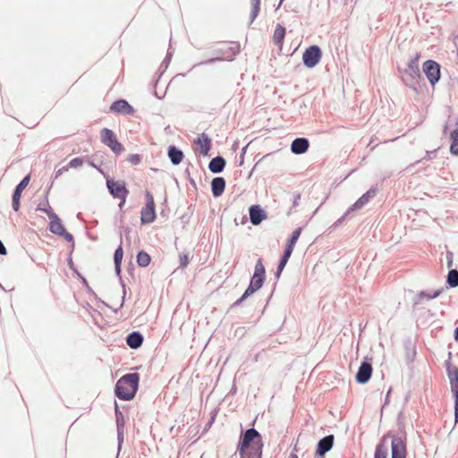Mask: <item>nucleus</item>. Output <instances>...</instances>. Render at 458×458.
<instances>
[{
  "label": "nucleus",
  "mask_w": 458,
  "mask_h": 458,
  "mask_svg": "<svg viewBox=\"0 0 458 458\" xmlns=\"http://www.w3.org/2000/svg\"><path fill=\"white\" fill-rule=\"evenodd\" d=\"M49 219H50L49 231L52 233L60 236L64 233V231H65V228H64V225L62 224L61 219L59 218V216L56 214L51 215Z\"/></svg>",
  "instance_id": "5701e85b"
},
{
  "label": "nucleus",
  "mask_w": 458,
  "mask_h": 458,
  "mask_svg": "<svg viewBox=\"0 0 458 458\" xmlns=\"http://www.w3.org/2000/svg\"><path fill=\"white\" fill-rule=\"evenodd\" d=\"M151 261L150 256L144 250H140L137 254V264L141 267H146Z\"/></svg>",
  "instance_id": "c756f323"
},
{
  "label": "nucleus",
  "mask_w": 458,
  "mask_h": 458,
  "mask_svg": "<svg viewBox=\"0 0 458 458\" xmlns=\"http://www.w3.org/2000/svg\"><path fill=\"white\" fill-rule=\"evenodd\" d=\"M68 166L65 165V166H63L61 167L60 169H58L56 172H55V178H58L59 176H61L64 172H67L68 171Z\"/></svg>",
  "instance_id": "c03bdc74"
},
{
  "label": "nucleus",
  "mask_w": 458,
  "mask_h": 458,
  "mask_svg": "<svg viewBox=\"0 0 458 458\" xmlns=\"http://www.w3.org/2000/svg\"><path fill=\"white\" fill-rule=\"evenodd\" d=\"M293 249L285 246L278 264L285 267L289 259L291 258V256L293 254Z\"/></svg>",
  "instance_id": "f704fd0d"
},
{
  "label": "nucleus",
  "mask_w": 458,
  "mask_h": 458,
  "mask_svg": "<svg viewBox=\"0 0 458 458\" xmlns=\"http://www.w3.org/2000/svg\"><path fill=\"white\" fill-rule=\"evenodd\" d=\"M351 212H352V210H350V208L344 212V214L337 220L335 222V224L333 225L334 227H337L338 225H340L344 221V219L351 214Z\"/></svg>",
  "instance_id": "37998d69"
},
{
  "label": "nucleus",
  "mask_w": 458,
  "mask_h": 458,
  "mask_svg": "<svg viewBox=\"0 0 458 458\" xmlns=\"http://www.w3.org/2000/svg\"><path fill=\"white\" fill-rule=\"evenodd\" d=\"M145 196L147 202L140 213V221L143 225L153 223L157 217L153 195L147 191Z\"/></svg>",
  "instance_id": "423d86ee"
},
{
  "label": "nucleus",
  "mask_w": 458,
  "mask_h": 458,
  "mask_svg": "<svg viewBox=\"0 0 458 458\" xmlns=\"http://www.w3.org/2000/svg\"><path fill=\"white\" fill-rule=\"evenodd\" d=\"M180 267H186L189 264V256L186 253L180 254Z\"/></svg>",
  "instance_id": "79ce46f5"
},
{
  "label": "nucleus",
  "mask_w": 458,
  "mask_h": 458,
  "mask_svg": "<svg viewBox=\"0 0 458 458\" xmlns=\"http://www.w3.org/2000/svg\"><path fill=\"white\" fill-rule=\"evenodd\" d=\"M443 292V289H437L436 291H434L433 293H426L425 291H420V293H417L415 299H414V302H413V305L416 306V305H419L420 301L422 300H433V299H436Z\"/></svg>",
  "instance_id": "393cba45"
},
{
  "label": "nucleus",
  "mask_w": 458,
  "mask_h": 458,
  "mask_svg": "<svg viewBox=\"0 0 458 458\" xmlns=\"http://www.w3.org/2000/svg\"><path fill=\"white\" fill-rule=\"evenodd\" d=\"M289 458H299L296 454L291 453Z\"/></svg>",
  "instance_id": "e2e57ef3"
},
{
  "label": "nucleus",
  "mask_w": 458,
  "mask_h": 458,
  "mask_svg": "<svg viewBox=\"0 0 458 458\" xmlns=\"http://www.w3.org/2000/svg\"><path fill=\"white\" fill-rule=\"evenodd\" d=\"M423 72L429 83L434 86L440 80V65L434 60H427L422 66Z\"/></svg>",
  "instance_id": "9d476101"
},
{
  "label": "nucleus",
  "mask_w": 458,
  "mask_h": 458,
  "mask_svg": "<svg viewBox=\"0 0 458 458\" xmlns=\"http://www.w3.org/2000/svg\"><path fill=\"white\" fill-rule=\"evenodd\" d=\"M139 383V373L134 372L123 375L115 384V396L123 401L132 400L138 391Z\"/></svg>",
  "instance_id": "f03ea898"
},
{
  "label": "nucleus",
  "mask_w": 458,
  "mask_h": 458,
  "mask_svg": "<svg viewBox=\"0 0 458 458\" xmlns=\"http://www.w3.org/2000/svg\"><path fill=\"white\" fill-rule=\"evenodd\" d=\"M300 199H301L300 194L295 195L294 199H293V206L294 207H297L299 205Z\"/></svg>",
  "instance_id": "3c124183"
},
{
  "label": "nucleus",
  "mask_w": 458,
  "mask_h": 458,
  "mask_svg": "<svg viewBox=\"0 0 458 458\" xmlns=\"http://www.w3.org/2000/svg\"><path fill=\"white\" fill-rule=\"evenodd\" d=\"M225 180L224 177H215L211 181V192L215 198L220 197L225 189Z\"/></svg>",
  "instance_id": "412c9836"
},
{
  "label": "nucleus",
  "mask_w": 458,
  "mask_h": 458,
  "mask_svg": "<svg viewBox=\"0 0 458 458\" xmlns=\"http://www.w3.org/2000/svg\"><path fill=\"white\" fill-rule=\"evenodd\" d=\"M67 264H68V267H69L70 269H72L76 274H78V271L75 269V267H74V264H73L72 257H69V259L67 260Z\"/></svg>",
  "instance_id": "09e8293b"
},
{
  "label": "nucleus",
  "mask_w": 458,
  "mask_h": 458,
  "mask_svg": "<svg viewBox=\"0 0 458 458\" xmlns=\"http://www.w3.org/2000/svg\"><path fill=\"white\" fill-rule=\"evenodd\" d=\"M114 270L116 275L120 276L121 274V264H114Z\"/></svg>",
  "instance_id": "603ef678"
},
{
  "label": "nucleus",
  "mask_w": 458,
  "mask_h": 458,
  "mask_svg": "<svg viewBox=\"0 0 458 458\" xmlns=\"http://www.w3.org/2000/svg\"><path fill=\"white\" fill-rule=\"evenodd\" d=\"M431 153L432 152L427 151L425 157L421 160H423V159H431Z\"/></svg>",
  "instance_id": "6e6d98bb"
},
{
  "label": "nucleus",
  "mask_w": 458,
  "mask_h": 458,
  "mask_svg": "<svg viewBox=\"0 0 458 458\" xmlns=\"http://www.w3.org/2000/svg\"><path fill=\"white\" fill-rule=\"evenodd\" d=\"M376 192L377 190L375 188H370L350 207V210L355 211L362 208L376 196Z\"/></svg>",
  "instance_id": "a211bd4d"
},
{
  "label": "nucleus",
  "mask_w": 458,
  "mask_h": 458,
  "mask_svg": "<svg viewBox=\"0 0 458 458\" xmlns=\"http://www.w3.org/2000/svg\"><path fill=\"white\" fill-rule=\"evenodd\" d=\"M390 394H391V388L386 393L385 405H386L388 403V402H389L388 398H389Z\"/></svg>",
  "instance_id": "5fc2aeb1"
},
{
  "label": "nucleus",
  "mask_w": 458,
  "mask_h": 458,
  "mask_svg": "<svg viewBox=\"0 0 458 458\" xmlns=\"http://www.w3.org/2000/svg\"><path fill=\"white\" fill-rule=\"evenodd\" d=\"M420 57V55L417 53L413 57L410 59L407 68H398L403 82L414 91L418 90L420 82L422 80L419 66Z\"/></svg>",
  "instance_id": "7ed1b4c3"
},
{
  "label": "nucleus",
  "mask_w": 458,
  "mask_h": 458,
  "mask_svg": "<svg viewBox=\"0 0 458 458\" xmlns=\"http://www.w3.org/2000/svg\"><path fill=\"white\" fill-rule=\"evenodd\" d=\"M301 227L296 228L291 234L290 238L287 241V243L285 246L290 247L292 249H294L295 244L301 233Z\"/></svg>",
  "instance_id": "473e14b6"
},
{
  "label": "nucleus",
  "mask_w": 458,
  "mask_h": 458,
  "mask_svg": "<svg viewBox=\"0 0 458 458\" xmlns=\"http://www.w3.org/2000/svg\"><path fill=\"white\" fill-rule=\"evenodd\" d=\"M100 137L101 141L114 154L119 155L124 150L123 146L118 141L116 135L112 130L108 128L102 129L100 131Z\"/></svg>",
  "instance_id": "39448f33"
},
{
  "label": "nucleus",
  "mask_w": 458,
  "mask_h": 458,
  "mask_svg": "<svg viewBox=\"0 0 458 458\" xmlns=\"http://www.w3.org/2000/svg\"><path fill=\"white\" fill-rule=\"evenodd\" d=\"M30 181V175L27 174L15 187L12 197V207L14 211L20 209V199L24 189L28 186Z\"/></svg>",
  "instance_id": "ddd939ff"
},
{
  "label": "nucleus",
  "mask_w": 458,
  "mask_h": 458,
  "mask_svg": "<svg viewBox=\"0 0 458 458\" xmlns=\"http://www.w3.org/2000/svg\"><path fill=\"white\" fill-rule=\"evenodd\" d=\"M309 147V140L304 137H300L293 140L291 144V151L295 155H301L308 151Z\"/></svg>",
  "instance_id": "f3484780"
},
{
  "label": "nucleus",
  "mask_w": 458,
  "mask_h": 458,
  "mask_svg": "<svg viewBox=\"0 0 458 458\" xmlns=\"http://www.w3.org/2000/svg\"><path fill=\"white\" fill-rule=\"evenodd\" d=\"M37 210L46 213L49 218L51 215H55L48 203L47 198L38 205Z\"/></svg>",
  "instance_id": "72a5a7b5"
},
{
  "label": "nucleus",
  "mask_w": 458,
  "mask_h": 458,
  "mask_svg": "<svg viewBox=\"0 0 458 458\" xmlns=\"http://www.w3.org/2000/svg\"><path fill=\"white\" fill-rule=\"evenodd\" d=\"M83 164V158L82 157H75L72 158L68 164V168H78L81 166Z\"/></svg>",
  "instance_id": "4c0bfd02"
},
{
  "label": "nucleus",
  "mask_w": 458,
  "mask_h": 458,
  "mask_svg": "<svg viewBox=\"0 0 458 458\" xmlns=\"http://www.w3.org/2000/svg\"><path fill=\"white\" fill-rule=\"evenodd\" d=\"M225 165V159L222 156H216L210 160L208 169L213 174H220L224 171Z\"/></svg>",
  "instance_id": "4be33fe9"
},
{
  "label": "nucleus",
  "mask_w": 458,
  "mask_h": 458,
  "mask_svg": "<svg viewBox=\"0 0 458 458\" xmlns=\"http://www.w3.org/2000/svg\"><path fill=\"white\" fill-rule=\"evenodd\" d=\"M144 341L142 334L139 331H132L126 336V344L131 349L140 348Z\"/></svg>",
  "instance_id": "aec40b11"
},
{
  "label": "nucleus",
  "mask_w": 458,
  "mask_h": 458,
  "mask_svg": "<svg viewBox=\"0 0 458 458\" xmlns=\"http://www.w3.org/2000/svg\"><path fill=\"white\" fill-rule=\"evenodd\" d=\"M246 148H247V146H246V147H244V148H242V156L244 155V153H245V151H246Z\"/></svg>",
  "instance_id": "774afa93"
},
{
  "label": "nucleus",
  "mask_w": 458,
  "mask_h": 458,
  "mask_svg": "<svg viewBox=\"0 0 458 458\" xmlns=\"http://www.w3.org/2000/svg\"><path fill=\"white\" fill-rule=\"evenodd\" d=\"M166 56H167L168 58H171V57H172V53L170 52V50H169V49H168V51H167Z\"/></svg>",
  "instance_id": "69168bd1"
},
{
  "label": "nucleus",
  "mask_w": 458,
  "mask_h": 458,
  "mask_svg": "<svg viewBox=\"0 0 458 458\" xmlns=\"http://www.w3.org/2000/svg\"><path fill=\"white\" fill-rule=\"evenodd\" d=\"M250 223L253 225H259L267 218V213L259 205H252L249 208Z\"/></svg>",
  "instance_id": "dca6fc26"
},
{
  "label": "nucleus",
  "mask_w": 458,
  "mask_h": 458,
  "mask_svg": "<svg viewBox=\"0 0 458 458\" xmlns=\"http://www.w3.org/2000/svg\"><path fill=\"white\" fill-rule=\"evenodd\" d=\"M60 236L64 237L68 242L72 243V250H74V238L72 233L65 230Z\"/></svg>",
  "instance_id": "a19ab883"
},
{
  "label": "nucleus",
  "mask_w": 458,
  "mask_h": 458,
  "mask_svg": "<svg viewBox=\"0 0 458 458\" xmlns=\"http://www.w3.org/2000/svg\"><path fill=\"white\" fill-rule=\"evenodd\" d=\"M284 267H285L281 266V265H279V264L277 265L276 271V273H275V276H276L277 279L280 277V276H281V274H282V272H283V270H284Z\"/></svg>",
  "instance_id": "49530a36"
},
{
  "label": "nucleus",
  "mask_w": 458,
  "mask_h": 458,
  "mask_svg": "<svg viewBox=\"0 0 458 458\" xmlns=\"http://www.w3.org/2000/svg\"><path fill=\"white\" fill-rule=\"evenodd\" d=\"M114 403H115L114 412H115L116 425H117V428L120 429L121 428H123V415L122 411L119 410L116 402Z\"/></svg>",
  "instance_id": "c9c22d12"
},
{
  "label": "nucleus",
  "mask_w": 458,
  "mask_h": 458,
  "mask_svg": "<svg viewBox=\"0 0 458 458\" xmlns=\"http://www.w3.org/2000/svg\"><path fill=\"white\" fill-rule=\"evenodd\" d=\"M285 28L281 24H277L273 35V40L276 46L280 48L283 46L284 39L285 38Z\"/></svg>",
  "instance_id": "a878e982"
},
{
  "label": "nucleus",
  "mask_w": 458,
  "mask_h": 458,
  "mask_svg": "<svg viewBox=\"0 0 458 458\" xmlns=\"http://www.w3.org/2000/svg\"><path fill=\"white\" fill-rule=\"evenodd\" d=\"M124 204H125V201H123V200H120V203H119V205H118V206H119V208H120V209H122V208H123V207L124 206Z\"/></svg>",
  "instance_id": "680f3d73"
},
{
  "label": "nucleus",
  "mask_w": 458,
  "mask_h": 458,
  "mask_svg": "<svg viewBox=\"0 0 458 458\" xmlns=\"http://www.w3.org/2000/svg\"><path fill=\"white\" fill-rule=\"evenodd\" d=\"M322 57V51L317 45L310 46L302 55V61L307 68L315 67Z\"/></svg>",
  "instance_id": "6e6552de"
},
{
  "label": "nucleus",
  "mask_w": 458,
  "mask_h": 458,
  "mask_svg": "<svg viewBox=\"0 0 458 458\" xmlns=\"http://www.w3.org/2000/svg\"><path fill=\"white\" fill-rule=\"evenodd\" d=\"M334 441V435H327L321 438L317 444L316 456L323 458L333 448Z\"/></svg>",
  "instance_id": "4468645a"
},
{
  "label": "nucleus",
  "mask_w": 458,
  "mask_h": 458,
  "mask_svg": "<svg viewBox=\"0 0 458 458\" xmlns=\"http://www.w3.org/2000/svg\"><path fill=\"white\" fill-rule=\"evenodd\" d=\"M451 391L454 396V420L458 422V368L447 366Z\"/></svg>",
  "instance_id": "1a4fd4ad"
},
{
  "label": "nucleus",
  "mask_w": 458,
  "mask_h": 458,
  "mask_svg": "<svg viewBox=\"0 0 458 458\" xmlns=\"http://www.w3.org/2000/svg\"><path fill=\"white\" fill-rule=\"evenodd\" d=\"M404 349L406 361L407 363H411L415 360L417 354L416 347L413 344V343L411 340H409L405 342Z\"/></svg>",
  "instance_id": "bb28decb"
},
{
  "label": "nucleus",
  "mask_w": 458,
  "mask_h": 458,
  "mask_svg": "<svg viewBox=\"0 0 458 458\" xmlns=\"http://www.w3.org/2000/svg\"><path fill=\"white\" fill-rule=\"evenodd\" d=\"M406 443L403 437L394 436L391 443V458H406Z\"/></svg>",
  "instance_id": "f8f14e48"
},
{
  "label": "nucleus",
  "mask_w": 458,
  "mask_h": 458,
  "mask_svg": "<svg viewBox=\"0 0 458 458\" xmlns=\"http://www.w3.org/2000/svg\"><path fill=\"white\" fill-rule=\"evenodd\" d=\"M123 301H122L121 307L123 305V302H124V297H125V294H126V291H125V284H123Z\"/></svg>",
  "instance_id": "bf43d9fd"
},
{
  "label": "nucleus",
  "mask_w": 458,
  "mask_h": 458,
  "mask_svg": "<svg viewBox=\"0 0 458 458\" xmlns=\"http://www.w3.org/2000/svg\"><path fill=\"white\" fill-rule=\"evenodd\" d=\"M7 253L6 248L3 242L0 240V255H5Z\"/></svg>",
  "instance_id": "8fccbe9b"
},
{
  "label": "nucleus",
  "mask_w": 458,
  "mask_h": 458,
  "mask_svg": "<svg viewBox=\"0 0 458 458\" xmlns=\"http://www.w3.org/2000/svg\"><path fill=\"white\" fill-rule=\"evenodd\" d=\"M170 59H171V58H168L167 56H165V60H164L163 64H164V63H166V62H170Z\"/></svg>",
  "instance_id": "338daca9"
},
{
  "label": "nucleus",
  "mask_w": 458,
  "mask_h": 458,
  "mask_svg": "<svg viewBox=\"0 0 458 458\" xmlns=\"http://www.w3.org/2000/svg\"><path fill=\"white\" fill-rule=\"evenodd\" d=\"M78 276L82 279L83 284H85L89 288L87 280L81 275H80L79 273H78Z\"/></svg>",
  "instance_id": "13d9d810"
},
{
  "label": "nucleus",
  "mask_w": 458,
  "mask_h": 458,
  "mask_svg": "<svg viewBox=\"0 0 458 458\" xmlns=\"http://www.w3.org/2000/svg\"><path fill=\"white\" fill-rule=\"evenodd\" d=\"M446 259H447V267H451L453 265V253L451 251L447 252Z\"/></svg>",
  "instance_id": "de8ad7c7"
},
{
  "label": "nucleus",
  "mask_w": 458,
  "mask_h": 458,
  "mask_svg": "<svg viewBox=\"0 0 458 458\" xmlns=\"http://www.w3.org/2000/svg\"><path fill=\"white\" fill-rule=\"evenodd\" d=\"M90 165L98 169L100 173H102V170L98 166H97V164L90 162Z\"/></svg>",
  "instance_id": "052dcab7"
},
{
  "label": "nucleus",
  "mask_w": 458,
  "mask_h": 458,
  "mask_svg": "<svg viewBox=\"0 0 458 458\" xmlns=\"http://www.w3.org/2000/svg\"><path fill=\"white\" fill-rule=\"evenodd\" d=\"M243 164V156L241 155L240 157V165H242Z\"/></svg>",
  "instance_id": "0e129e2a"
},
{
  "label": "nucleus",
  "mask_w": 458,
  "mask_h": 458,
  "mask_svg": "<svg viewBox=\"0 0 458 458\" xmlns=\"http://www.w3.org/2000/svg\"><path fill=\"white\" fill-rule=\"evenodd\" d=\"M110 111L121 114L123 115H131L134 114L135 110L125 99H118L113 102L110 106Z\"/></svg>",
  "instance_id": "2eb2a0df"
},
{
  "label": "nucleus",
  "mask_w": 458,
  "mask_h": 458,
  "mask_svg": "<svg viewBox=\"0 0 458 458\" xmlns=\"http://www.w3.org/2000/svg\"><path fill=\"white\" fill-rule=\"evenodd\" d=\"M450 153L454 156L458 155V128L454 129L450 133Z\"/></svg>",
  "instance_id": "cd10ccee"
},
{
  "label": "nucleus",
  "mask_w": 458,
  "mask_h": 458,
  "mask_svg": "<svg viewBox=\"0 0 458 458\" xmlns=\"http://www.w3.org/2000/svg\"><path fill=\"white\" fill-rule=\"evenodd\" d=\"M454 340L458 343V327L454 329Z\"/></svg>",
  "instance_id": "4d7b16f0"
},
{
  "label": "nucleus",
  "mask_w": 458,
  "mask_h": 458,
  "mask_svg": "<svg viewBox=\"0 0 458 458\" xmlns=\"http://www.w3.org/2000/svg\"><path fill=\"white\" fill-rule=\"evenodd\" d=\"M446 284L451 288H455L458 286V270L457 269H450L447 276H446Z\"/></svg>",
  "instance_id": "c85d7f7f"
},
{
  "label": "nucleus",
  "mask_w": 458,
  "mask_h": 458,
  "mask_svg": "<svg viewBox=\"0 0 458 458\" xmlns=\"http://www.w3.org/2000/svg\"><path fill=\"white\" fill-rule=\"evenodd\" d=\"M266 279V269L263 265L262 259H259L256 262L254 274L250 278V284L246 289L247 294H253L259 290Z\"/></svg>",
  "instance_id": "20e7f679"
},
{
  "label": "nucleus",
  "mask_w": 458,
  "mask_h": 458,
  "mask_svg": "<svg viewBox=\"0 0 458 458\" xmlns=\"http://www.w3.org/2000/svg\"><path fill=\"white\" fill-rule=\"evenodd\" d=\"M123 257V250L122 246L120 245L114 250V264H122Z\"/></svg>",
  "instance_id": "e433bc0d"
},
{
  "label": "nucleus",
  "mask_w": 458,
  "mask_h": 458,
  "mask_svg": "<svg viewBox=\"0 0 458 458\" xmlns=\"http://www.w3.org/2000/svg\"><path fill=\"white\" fill-rule=\"evenodd\" d=\"M106 187L109 193L115 199L126 201L129 191L126 188L125 182L123 181H114L112 178L106 179Z\"/></svg>",
  "instance_id": "0eeeda50"
},
{
  "label": "nucleus",
  "mask_w": 458,
  "mask_h": 458,
  "mask_svg": "<svg viewBox=\"0 0 458 458\" xmlns=\"http://www.w3.org/2000/svg\"><path fill=\"white\" fill-rule=\"evenodd\" d=\"M250 295L251 294H247V291L245 290L243 294L231 305L230 309H233L235 307L240 306Z\"/></svg>",
  "instance_id": "58836bf2"
},
{
  "label": "nucleus",
  "mask_w": 458,
  "mask_h": 458,
  "mask_svg": "<svg viewBox=\"0 0 458 458\" xmlns=\"http://www.w3.org/2000/svg\"><path fill=\"white\" fill-rule=\"evenodd\" d=\"M263 446L260 433L250 428L241 433L237 452L241 458H262Z\"/></svg>",
  "instance_id": "f257e3e1"
},
{
  "label": "nucleus",
  "mask_w": 458,
  "mask_h": 458,
  "mask_svg": "<svg viewBox=\"0 0 458 458\" xmlns=\"http://www.w3.org/2000/svg\"><path fill=\"white\" fill-rule=\"evenodd\" d=\"M127 160L132 165H139L141 162V157L139 154H131Z\"/></svg>",
  "instance_id": "ea45409f"
},
{
  "label": "nucleus",
  "mask_w": 458,
  "mask_h": 458,
  "mask_svg": "<svg viewBox=\"0 0 458 458\" xmlns=\"http://www.w3.org/2000/svg\"><path fill=\"white\" fill-rule=\"evenodd\" d=\"M167 155L171 163L174 165H179L184 157L183 152L174 145L168 147Z\"/></svg>",
  "instance_id": "b1692460"
},
{
  "label": "nucleus",
  "mask_w": 458,
  "mask_h": 458,
  "mask_svg": "<svg viewBox=\"0 0 458 458\" xmlns=\"http://www.w3.org/2000/svg\"><path fill=\"white\" fill-rule=\"evenodd\" d=\"M386 437L376 446L374 458H387V447L384 445Z\"/></svg>",
  "instance_id": "7c9ffc66"
},
{
  "label": "nucleus",
  "mask_w": 458,
  "mask_h": 458,
  "mask_svg": "<svg viewBox=\"0 0 458 458\" xmlns=\"http://www.w3.org/2000/svg\"><path fill=\"white\" fill-rule=\"evenodd\" d=\"M117 438H118V444H119V448L121 447V444L123 440V428H121L120 429L117 428Z\"/></svg>",
  "instance_id": "a18cd8bd"
},
{
  "label": "nucleus",
  "mask_w": 458,
  "mask_h": 458,
  "mask_svg": "<svg viewBox=\"0 0 458 458\" xmlns=\"http://www.w3.org/2000/svg\"><path fill=\"white\" fill-rule=\"evenodd\" d=\"M250 4L252 6V9H251L250 15V23H252L259 13L260 0H250Z\"/></svg>",
  "instance_id": "2f4dec72"
},
{
  "label": "nucleus",
  "mask_w": 458,
  "mask_h": 458,
  "mask_svg": "<svg viewBox=\"0 0 458 458\" xmlns=\"http://www.w3.org/2000/svg\"><path fill=\"white\" fill-rule=\"evenodd\" d=\"M218 60H222V58H219V57L211 58V59L208 60L205 64H212V63H215L216 61H218Z\"/></svg>",
  "instance_id": "864d4df0"
},
{
  "label": "nucleus",
  "mask_w": 458,
  "mask_h": 458,
  "mask_svg": "<svg viewBox=\"0 0 458 458\" xmlns=\"http://www.w3.org/2000/svg\"><path fill=\"white\" fill-rule=\"evenodd\" d=\"M372 360L368 357L364 358L355 375L356 381L359 384L368 383L372 376Z\"/></svg>",
  "instance_id": "9b49d317"
},
{
  "label": "nucleus",
  "mask_w": 458,
  "mask_h": 458,
  "mask_svg": "<svg viewBox=\"0 0 458 458\" xmlns=\"http://www.w3.org/2000/svg\"><path fill=\"white\" fill-rule=\"evenodd\" d=\"M194 143L199 147V153L206 157L208 155L211 148V140L206 133H202L200 136L194 140Z\"/></svg>",
  "instance_id": "6ab92c4d"
}]
</instances>
